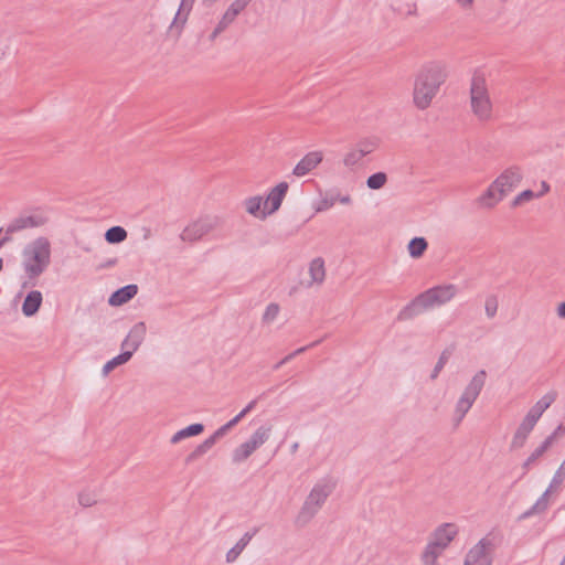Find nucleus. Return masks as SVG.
Returning a JSON list of instances; mask_svg holds the SVG:
<instances>
[{
	"label": "nucleus",
	"mask_w": 565,
	"mask_h": 565,
	"mask_svg": "<svg viewBox=\"0 0 565 565\" xmlns=\"http://www.w3.org/2000/svg\"><path fill=\"white\" fill-rule=\"evenodd\" d=\"M458 294V287L452 284L439 285L419 294L397 315V320L407 321L425 310L440 307L451 301Z\"/></svg>",
	"instance_id": "nucleus-1"
},
{
	"label": "nucleus",
	"mask_w": 565,
	"mask_h": 565,
	"mask_svg": "<svg viewBox=\"0 0 565 565\" xmlns=\"http://www.w3.org/2000/svg\"><path fill=\"white\" fill-rule=\"evenodd\" d=\"M445 79L446 71L443 64L433 62L425 65L418 73L414 85L413 99L416 107L419 109L429 107Z\"/></svg>",
	"instance_id": "nucleus-2"
},
{
	"label": "nucleus",
	"mask_w": 565,
	"mask_h": 565,
	"mask_svg": "<svg viewBox=\"0 0 565 565\" xmlns=\"http://www.w3.org/2000/svg\"><path fill=\"white\" fill-rule=\"evenodd\" d=\"M470 110L479 122L488 124L495 119L494 105L487 79L480 72H476L471 78Z\"/></svg>",
	"instance_id": "nucleus-3"
},
{
	"label": "nucleus",
	"mask_w": 565,
	"mask_h": 565,
	"mask_svg": "<svg viewBox=\"0 0 565 565\" xmlns=\"http://www.w3.org/2000/svg\"><path fill=\"white\" fill-rule=\"evenodd\" d=\"M22 266L26 277L31 280L39 278L51 263V243L44 237H38L22 250Z\"/></svg>",
	"instance_id": "nucleus-4"
},
{
	"label": "nucleus",
	"mask_w": 565,
	"mask_h": 565,
	"mask_svg": "<svg viewBox=\"0 0 565 565\" xmlns=\"http://www.w3.org/2000/svg\"><path fill=\"white\" fill-rule=\"evenodd\" d=\"M556 397V392H548L529 409L512 436L510 443L511 450H518L525 446L527 438L537 424L539 419L543 413L554 403Z\"/></svg>",
	"instance_id": "nucleus-5"
},
{
	"label": "nucleus",
	"mask_w": 565,
	"mask_h": 565,
	"mask_svg": "<svg viewBox=\"0 0 565 565\" xmlns=\"http://www.w3.org/2000/svg\"><path fill=\"white\" fill-rule=\"evenodd\" d=\"M486 381L487 372L479 370L466 384L452 408L451 423L455 427H458L462 423L472 408L486 385Z\"/></svg>",
	"instance_id": "nucleus-6"
},
{
	"label": "nucleus",
	"mask_w": 565,
	"mask_h": 565,
	"mask_svg": "<svg viewBox=\"0 0 565 565\" xmlns=\"http://www.w3.org/2000/svg\"><path fill=\"white\" fill-rule=\"evenodd\" d=\"M332 492V486L329 483H317L308 497L306 498L297 518L296 523L298 525L307 524L321 509L327 498Z\"/></svg>",
	"instance_id": "nucleus-7"
},
{
	"label": "nucleus",
	"mask_w": 565,
	"mask_h": 565,
	"mask_svg": "<svg viewBox=\"0 0 565 565\" xmlns=\"http://www.w3.org/2000/svg\"><path fill=\"white\" fill-rule=\"evenodd\" d=\"M493 543L488 536L482 537L466 554L463 565H492Z\"/></svg>",
	"instance_id": "nucleus-8"
},
{
	"label": "nucleus",
	"mask_w": 565,
	"mask_h": 565,
	"mask_svg": "<svg viewBox=\"0 0 565 565\" xmlns=\"http://www.w3.org/2000/svg\"><path fill=\"white\" fill-rule=\"evenodd\" d=\"M523 171L518 166H511L504 169L495 179V186L499 188V192H502L505 196L518 188L523 180Z\"/></svg>",
	"instance_id": "nucleus-9"
},
{
	"label": "nucleus",
	"mask_w": 565,
	"mask_h": 565,
	"mask_svg": "<svg viewBox=\"0 0 565 565\" xmlns=\"http://www.w3.org/2000/svg\"><path fill=\"white\" fill-rule=\"evenodd\" d=\"M47 217L42 213L31 215H21L14 218L6 228V234L11 237V234L23 231L25 228L40 227L46 224Z\"/></svg>",
	"instance_id": "nucleus-10"
},
{
	"label": "nucleus",
	"mask_w": 565,
	"mask_h": 565,
	"mask_svg": "<svg viewBox=\"0 0 565 565\" xmlns=\"http://www.w3.org/2000/svg\"><path fill=\"white\" fill-rule=\"evenodd\" d=\"M147 327L143 321H139L130 329L127 337L121 342V349L131 352V355L138 350L145 340Z\"/></svg>",
	"instance_id": "nucleus-11"
},
{
	"label": "nucleus",
	"mask_w": 565,
	"mask_h": 565,
	"mask_svg": "<svg viewBox=\"0 0 565 565\" xmlns=\"http://www.w3.org/2000/svg\"><path fill=\"white\" fill-rule=\"evenodd\" d=\"M213 228V223L210 220H198L186 226L181 233L180 237L184 242H195L210 233Z\"/></svg>",
	"instance_id": "nucleus-12"
},
{
	"label": "nucleus",
	"mask_w": 565,
	"mask_h": 565,
	"mask_svg": "<svg viewBox=\"0 0 565 565\" xmlns=\"http://www.w3.org/2000/svg\"><path fill=\"white\" fill-rule=\"evenodd\" d=\"M288 188H289L288 183L284 181V182L278 183L276 186H274L270 190V192L268 193L267 199H266V204L269 203L270 206L267 212L266 211L262 212V218H265L268 214H273L279 210V207L282 203V200L287 194Z\"/></svg>",
	"instance_id": "nucleus-13"
},
{
	"label": "nucleus",
	"mask_w": 565,
	"mask_h": 565,
	"mask_svg": "<svg viewBox=\"0 0 565 565\" xmlns=\"http://www.w3.org/2000/svg\"><path fill=\"white\" fill-rule=\"evenodd\" d=\"M323 159L320 151L307 153L294 168L292 174L296 177H305L312 171Z\"/></svg>",
	"instance_id": "nucleus-14"
},
{
	"label": "nucleus",
	"mask_w": 565,
	"mask_h": 565,
	"mask_svg": "<svg viewBox=\"0 0 565 565\" xmlns=\"http://www.w3.org/2000/svg\"><path fill=\"white\" fill-rule=\"evenodd\" d=\"M499 190L500 189L497 188L495 183L492 181L487 190L478 196L477 204L482 209H493L505 198V195L502 192H499Z\"/></svg>",
	"instance_id": "nucleus-15"
},
{
	"label": "nucleus",
	"mask_w": 565,
	"mask_h": 565,
	"mask_svg": "<svg viewBox=\"0 0 565 565\" xmlns=\"http://www.w3.org/2000/svg\"><path fill=\"white\" fill-rule=\"evenodd\" d=\"M458 530L455 524L445 523L434 532L431 542L435 543L437 546L446 548L449 545V543L455 539Z\"/></svg>",
	"instance_id": "nucleus-16"
},
{
	"label": "nucleus",
	"mask_w": 565,
	"mask_h": 565,
	"mask_svg": "<svg viewBox=\"0 0 565 565\" xmlns=\"http://www.w3.org/2000/svg\"><path fill=\"white\" fill-rule=\"evenodd\" d=\"M137 292H138L137 285L130 284V285L124 286L111 294L108 302L111 306H121V305L128 302L129 300H131L137 295Z\"/></svg>",
	"instance_id": "nucleus-17"
},
{
	"label": "nucleus",
	"mask_w": 565,
	"mask_h": 565,
	"mask_svg": "<svg viewBox=\"0 0 565 565\" xmlns=\"http://www.w3.org/2000/svg\"><path fill=\"white\" fill-rule=\"evenodd\" d=\"M42 300H43V297H42L41 291H39V290L30 291L23 300L22 313L25 317L34 316L39 311V309L42 305Z\"/></svg>",
	"instance_id": "nucleus-18"
},
{
	"label": "nucleus",
	"mask_w": 565,
	"mask_h": 565,
	"mask_svg": "<svg viewBox=\"0 0 565 565\" xmlns=\"http://www.w3.org/2000/svg\"><path fill=\"white\" fill-rule=\"evenodd\" d=\"M551 447L550 441L544 439L523 461L521 466L523 473H527Z\"/></svg>",
	"instance_id": "nucleus-19"
},
{
	"label": "nucleus",
	"mask_w": 565,
	"mask_h": 565,
	"mask_svg": "<svg viewBox=\"0 0 565 565\" xmlns=\"http://www.w3.org/2000/svg\"><path fill=\"white\" fill-rule=\"evenodd\" d=\"M258 527H254L250 532H246L238 542L226 553V562L232 563L234 562L239 554L244 551V548L248 545L250 540L256 535L258 532Z\"/></svg>",
	"instance_id": "nucleus-20"
},
{
	"label": "nucleus",
	"mask_w": 565,
	"mask_h": 565,
	"mask_svg": "<svg viewBox=\"0 0 565 565\" xmlns=\"http://www.w3.org/2000/svg\"><path fill=\"white\" fill-rule=\"evenodd\" d=\"M309 274L311 280L307 284L310 287L312 284H321L326 277L324 260L321 257L312 259L309 264Z\"/></svg>",
	"instance_id": "nucleus-21"
},
{
	"label": "nucleus",
	"mask_w": 565,
	"mask_h": 565,
	"mask_svg": "<svg viewBox=\"0 0 565 565\" xmlns=\"http://www.w3.org/2000/svg\"><path fill=\"white\" fill-rule=\"evenodd\" d=\"M204 431V425L201 423L191 424L185 428L180 429L177 431L170 439L171 444H178L181 440L190 437L198 436Z\"/></svg>",
	"instance_id": "nucleus-22"
},
{
	"label": "nucleus",
	"mask_w": 565,
	"mask_h": 565,
	"mask_svg": "<svg viewBox=\"0 0 565 565\" xmlns=\"http://www.w3.org/2000/svg\"><path fill=\"white\" fill-rule=\"evenodd\" d=\"M379 145L380 139L376 136L361 137L355 143V151H358L361 157H364L372 153L379 147Z\"/></svg>",
	"instance_id": "nucleus-23"
},
{
	"label": "nucleus",
	"mask_w": 565,
	"mask_h": 565,
	"mask_svg": "<svg viewBox=\"0 0 565 565\" xmlns=\"http://www.w3.org/2000/svg\"><path fill=\"white\" fill-rule=\"evenodd\" d=\"M195 0H181L180 7L172 21L171 28L182 29Z\"/></svg>",
	"instance_id": "nucleus-24"
},
{
	"label": "nucleus",
	"mask_w": 565,
	"mask_h": 565,
	"mask_svg": "<svg viewBox=\"0 0 565 565\" xmlns=\"http://www.w3.org/2000/svg\"><path fill=\"white\" fill-rule=\"evenodd\" d=\"M428 243L424 237H414L407 245V252L412 258H419L424 255Z\"/></svg>",
	"instance_id": "nucleus-25"
},
{
	"label": "nucleus",
	"mask_w": 565,
	"mask_h": 565,
	"mask_svg": "<svg viewBox=\"0 0 565 565\" xmlns=\"http://www.w3.org/2000/svg\"><path fill=\"white\" fill-rule=\"evenodd\" d=\"M445 548L437 546L431 541L427 544L422 561L424 565H436L437 558L440 556Z\"/></svg>",
	"instance_id": "nucleus-26"
},
{
	"label": "nucleus",
	"mask_w": 565,
	"mask_h": 565,
	"mask_svg": "<svg viewBox=\"0 0 565 565\" xmlns=\"http://www.w3.org/2000/svg\"><path fill=\"white\" fill-rule=\"evenodd\" d=\"M554 490H550V487L544 491V493L536 500L533 507L524 513V516H530L533 514H539L547 510L550 505L548 497Z\"/></svg>",
	"instance_id": "nucleus-27"
},
{
	"label": "nucleus",
	"mask_w": 565,
	"mask_h": 565,
	"mask_svg": "<svg viewBox=\"0 0 565 565\" xmlns=\"http://www.w3.org/2000/svg\"><path fill=\"white\" fill-rule=\"evenodd\" d=\"M271 427H265L260 426L257 428L254 434L250 436V438L247 440L250 446L256 450L262 445H264L270 435Z\"/></svg>",
	"instance_id": "nucleus-28"
},
{
	"label": "nucleus",
	"mask_w": 565,
	"mask_h": 565,
	"mask_svg": "<svg viewBox=\"0 0 565 565\" xmlns=\"http://www.w3.org/2000/svg\"><path fill=\"white\" fill-rule=\"evenodd\" d=\"M131 359V352H127L122 350L120 354L109 360L104 366H103V374L108 375L113 370H115L117 366L122 365L127 363Z\"/></svg>",
	"instance_id": "nucleus-29"
},
{
	"label": "nucleus",
	"mask_w": 565,
	"mask_h": 565,
	"mask_svg": "<svg viewBox=\"0 0 565 565\" xmlns=\"http://www.w3.org/2000/svg\"><path fill=\"white\" fill-rule=\"evenodd\" d=\"M214 446V444L212 443V439H209L206 438L203 443H201L200 445H198L193 451H191L184 459L185 463L189 465L193 461H195L196 459H199L200 457H202L203 455H205L212 447Z\"/></svg>",
	"instance_id": "nucleus-30"
},
{
	"label": "nucleus",
	"mask_w": 565,
	"mask_h": 565,
	"mask_svg": "<svg viewBox=\"0 0 565 565\" xmlns=\"http://www.w3.org/2000/svg\"><path fill=\"white\" fill-rule=\"evenodd\" d=\"M127 238V231L121 226H113L105 233V239L109 244H119Z\"/></svg>",
	"instance_id": "nucleus-31"
},
{
	"label": "nucleus",
	"mask_w": 565,
	"mask_h": 565,
	"mask_svg": "<svg viewBox=\"0 0 565 565\" xmlns=\"http://www.w3.org/2000/svg\"><path fill=\"white\" fill-rule=\"evenodd\" d=\"M255 451V449L250 446V444L248 441H245L243 443L242 445H239L237 448H235L233 450V454H232V461L234 463H239V462H243L244 460H246L253 452Z\"/></svg>",
	"instance_id": "nucleus-32"
},
{
	"label": "nucleus",
	"mask_w": 565,
	"mask_h": 565,
	"mask_svg": "<svg viewBox=\"0 0 565 565\" xmlns=\"http://www.w3.org/2000/svg\"><path fill=\"white\" fill-rule=\"evenodd\" d=\"M565 481V459L561 462L559 467L555 471V473L552 477V480L548 484L550 490L557 491L561 489Z\"/></svg>",
	"instance_id": "nucleus-33"
},
{
	"label": "nucleus",
	"mask_w": 565,
	"mask_h": 565,
	"mask_svg": "<svg viewBox=\"0 0 565 565\" xmlns=\"http://www.w3.org/2000/svg\"><path fill=\"white\" fill-rule=\"evenodd\" d=\"M535 199H536V196H535L534 191L527 189V190L520 192L516 196H514V199L511 201L510 205L513 209L520 207Z\"/></svg>",
	"instance_id": "nucleus-34"
},
{
	"label": "nucleus",
	"mask_w": 565,
	"mask_h": 565,
	"mask_svg": "<svg viewBox=\"0 0 565 565\" xmlns=\"http://www.w3.org/2000/svg\"><path fill=\"white\" fill-rule=\"evenodd\" d=\"M386 182H387L386 173L377 172L367 178L366 185L371 190H380L386 184Z\"/></svg>",
	"instance_id": "nucleus-35"
},
{
	"label": "nucleus",
	"mask_w": 565,
	"mask_h": 565,
	"mask_svg": "<svg viewBox=\"0 0 565 565\" xmlns=\"http://www.w3.org/2000/svg\"><path fill=\"white\" fill-rule=\"evenodd\" d=\"M337 201L348 204V203H350L351 198H350V195L340 196V195L330 194L321 201L320 206L318 207V211L328 210L329 207L333 206Z\"/></svg>",
	"instance_id": "nucleus-36"
},
{
	"label": "nucleus",
	"mask_w": 565,
	"mask_h": 565,
	"mask_svg": "<svg viewBox=\"0 0 565 565\" xmlns=\"http://www.w3.org/2000/svg\"><path fill=\"white\" fill-rule=\"evenodd\" d=\"M262 203H263L262 196L248 198L247 200H245L246 211L256 217H258V216L262 217V212H260Z\"/></svg>",
	"instance_id": "nucleus-37"
},
{
	"label": "nucleus",
	"mask_w": 565,
	"mask_h": 565,
	"mask_svg": "<svg viewBox=\"0 0 565 565\" xmlns=\"http://www.w3.org/2000/svg\"><path fill=\"white\" fill-rule=\"evenodd\" d=\"M498 308H499V301H498L497 296H494V295L488 296L484 300V311H486L487 318H489V319L494 318L498 312Z\"/></svg>",
	"instance_id": "nucleus-38"
},
{
	"label": "nucleus",
	"mask_w": 565,
	"mask_h": 565,
	"mask_svg": "<svg viewBox=\"0 0 565 565\" xmlns=\"http://www.w3.org/2000/svg\"><path fill=\"white\" fill-rule=\"evenodd\" d=\"M396 11L402 17H414L417 13V7L415 2L411 1L397 6Z\"/></svg>",
	"instance_id": "nucleus-39"
},
{
	"label": "nucleus",
	"mask_w": 565,
	"mask_h": 565,
	"mask_svg": "<svg viewBox=\"0 0 565 565\" xmlns=\"http://www.w3.org/2000/svg\"><path fill=\"white\" fill-rule=\"evenodd\" d=\"M279 313V306L277 303H269L266 307V310L263 315V321L264 322H271L274 321Z\"/></svg>",
	"instance_id": "nucleus-40"
},
{
	"label": "nucleus",
	"mask_w": 565,
	"mask_h": 565,
	"mask_svg": "<svg viewBox=\"0 0 565 565\" xmlns=\"http://www.w3.org/2000/svg\"><path fill=\"white\" fill-rule=\"evenodd\" d=\"M252 0H235L227 8V11L235 18L249 4Z\"/></svg>",
	"instance_id": "nucleus-41"
},
{
	"label": "nucleus",
	"mask_w": 565,
	"mask_h": 565,
	"mask_svg": "<svg viewBox=\"0 0 565 565\" xmlns=\"http://www.w3.org/2000/svg\"><path fill=\"white\" fill-rule=\"evenodd\" d=\"M564 434H565V425L559 424L554 429V431L545 438V440H548L550 444L553 446L557 441V439L561 438Z\"/></svg>",
	"instance_id": "nucleus-42"
},
{
	"label": "nucleus",
	"mask_w": 565,
	"mask_h": 565,
	"mask_svg": "<svg viewBox=\"0 0 565 565\" xmlns=\"http://www.w3.org/2000/svg\"><path fill=\"white\" fill-rule=\"evenodd\" d=\"M234 20L235 17L226 10L222 19L218 21L216 28L218 31L223 32Z\"/></svg>",
	"instance_id": "nucleus-43"
},
{
	"label": "nucleus",
	"mask_w": 565,
	"mask_h": 565,
	"mask_svg": "<svg viewBox=\"0 0 565 565\" xmlns=\"http://www.w3.org/2000/svg\"><path fill=\"white\" fill-rule=\"evenodd\" d=\"M446 362H447V356L445 354H441L439 356L436 365L434 366V370H433L431 374H430V379L431 380H436L438 377L439 373L445 367Z\"/></svg>",
	"instance_id": "nucleus-44"
},
{
	"label": "nucleus",
	"mask_w": 565,
	"mask_h": 565,
	"mask_svg": "<svg viewBox=\"0 0 565 565\" xmlns=\"http://www.w3.org/2000/svg\"><path fill=\"white\" fill-rule=\"evenodd\" d=\"M78 503L82 507L88 508L96 503V500L89 493H79Z\"/></svg>",
	"instance_id": "nucleus-45"
},
{
	"label": "nucleus",
	"mask_w": 565,
	"mask_h": 565,
	"mask_svg": "<svg viewBox=\"0 0 565 565\" xmlns=\"http://www.w3.org/2000/svg\"><path fill=\"white\" fill-rule=\"evenodd\" d=\"M550 191H551L550 184L546 181L542 180L539 183L537 191H534V193H535L536 199H541L544 195H546Z\"/></svg>",
	"instance_id": "nucleus-46"
},
{
	"label": "nucleus",
	"mask_w": 565,
	"mask_h": 565,
	"mask_svg": "<svg viewBox=\"0 0 565 565\" xmlns=\"http://www.w3.org/2000/svg\"><path fill=\"white\" fill-rule=\"evenodd\" d=\"M230 428L226 425L221 426L218 429H216L213 435L209 437V439H212V443L215 445L218 439H221Z\"/></svg>",
	"instance_id": "nucleus-47"
},
{
	"label": "nucleus",
	"mask_w": 565,
	"mask_h": 565,
	"mask_svg": "<svg viewBox=\"0 0 565 565\" xmlns=\"http://www.w3.org/2000/svg\"><path fill=\"white\" fill-rule=\"evenodd\" d=\"M455 1L461 9H465V10L471 9L475 3V0H455Z\"/></svg>",
	"instance_id": "nucleus-48"
},
{
	"label": "nucleus",
	"mask_w": 565,
	"mask_h": 565,
	"mask_svg": "<svg viewBox=\"0 0 565 565\" xmlns=\"http://www.w3.org/2000/svg\"><path fill=\"white\" fill-rule=\"evenodd\" d=\"M257 404V399H253L252 402H249L242 411H241V416H246Z\"/></svg>",
	"instance_id": "nucleus-49"
},
{
	"label": "nucleus",
	"mask_w": 565,
	"mask_h": 565,
	"mask_svg": "<svg viewBox=\"0 0 565 565\" xmlns=\"http://www.w3.org/2000/svg\"><path fill=\"white\" fill-rule=\"evenodd\" d=\"M244 416H241V412L232 418L230 422H227L225 425L231 429L234 427Z\"/></svg>",
	"instance_id": "nucleus-50"
},
{
	"label": "nucleus",
	"mask_w": 565,
	"mask_h": 565,
	"mask_svg": "<svg viewBox=\"0 0 565 565\" xmlns=\"http://www.w3.org/2000/svg\"><path fill=\"white\" fill-rule=\"evenodd\" d=\"M556 313H557L558 318L565 319V302H561L556 307Z\"/></svg>",
	"instance_id": "nucleus-51"
},
{
	"label": "nucleus",
	"mask_w": 565,
	"mask_h": 565,
	"mask_svg": "<svg viewBox=\"0 0 565 565\" xmlns=\"http://www.w3.org/2000/svg\"><path fill=\"white\" fill-rule=\"evenodd\" d=\"M344 164L347 167H350L351 164H353V154L350 152L345 156L344 160H343Z\"/></svg>",
	"instance_id": "nucleus-52"
},
{
	"label": "nucleus",
	"mask_w": 565,
	"mask_h": 565,
	"mask_svg": "<svg viewBox=\"0 0 565 565\" xmlns=\"http://www.w3.org/2000/svg\"><path fill=\"white\" fill-rule=\"evenodd\" d=\"M316 343L317 342H313L307 347L299 348L296 351H294L292 354H295V356H297L298 354L303 353L308 348L313 347Z\"/></svg>",
	"instance_id": "nucleus-53"
},
{
	"label": "nucleus",
	"mask_w": 565,
	"mask_h": 565,
	"mask_svg": "<svg viewBox=\"0 0 565 565\" xmlns=\"http://www.w3.org/2000/svg\"><path fill=\"white\" fill-rule=\"evenodd\" d=\"M222 33V31H218V29L215 26L213 32L210 34L209 39L210 41H215V39Z\"/></svg>",
	"instance_id": "nucleus-54"
},
{
	"label": "nucleus",
	"mask_w": 565,
	"mask_h": 565,
	"mask_svg": "<svg viewBox=\"0 0 565 565\" xmlns=\"http://www.w3.org/2000/svg\"><path fill=\"white\" fill-rule=\"evenodd\" d=\"M1 232H2V228H0V233H1ZM10 241H11V237H10V236H8V235L6 234L2 238H0V248H1L6 243H8V242H10Z\"/></svg>",
	"instance_id": "nucleus-55"
},
{
	"label": "nucleus",
	"mask_w": 565,
	"mask_h": 565,
	"mask_svg": "<svg viewBox=\"0 0 565 565\" xmlns=\"http://www.w3.org/2000/svg\"><path fill=\"white\" fill-rule=\"evenodd\" d=\"M298 448H299V444H298V443H294V444L291 445V447H290V451H291V454H296V452H297V450H298Z\"/></svg>",
	"instance_id": "nucleus-56"
},
{
	"label": "nucleus",
	"mask_w": 565,
	"mask_h": 565,
	"mask_svg": "<svg viewBox=\"0 0 565 565\" xmlns=\"http://www.w3.org/2000/svg\"><path fill=\"white\" fill-rule=\"evenodd\" d=\"M294 358H295V354H292V352H291L290 354L286 355L282 359V361H285V364H286L287 362L291 361Z\"/></svg>",
	"instance_id": "nucleus-57"
},
{
	"label": "nucleus",
	"mask_w": 565,
	"mask_h": 565,
	"mask_svg": "<svg viewBox=\"0 0 565 565\" xmlns=\"http://www.w3.org/2000/svg\"><path fill=\"white\" fill-rule=\"evenodd\" d=\"M284 364H285V361L280 360L279 362H277V363L273 366V369H274V370H279Z\"/></svg>",
	"instance_id": "nucleus-58"
},
{
	"label": "nucleus",
	"mask_w": 565,
	"mask_h": 565,
	"mask_svg": "<svg viewBox=\"0 0 565 565\" xmlns=\"http://www.w3.org/2000/svg\"><path fill=\"white\" fill-rule=\"evenodd\" d=\"M116 259H109L107 263H106V266H113L116 264Z\"/></svg>",
	"instance_id": "nucleus-59"
},
{
	"label": "nucleus",
	"mask_w": 565,
	"mask_h": 565,
	"mask_svg": "<svg viewBox=\"0 0 565 565\" xmlns=\"http://www.w3.org/2000/svg\"><path fill=\"white\" fill-rule=\"evenodd\" d=\"M3 268V259L0 257V271L2 270Z\"/></svg>",
	"instance_id": "nucleus-60"
},
{
	"label": "nucleus",
	"mask_w": 565,
	"mask_h": 565,
	"mask_svg": "<svg viewBox=\"0 0 565 565\" xmlns=\"http://www.w3.org/2000/svg\"><path fill=\"white\" fill-rule=\"evenodd\" d=\"M296 290H297V287L291 288V290L289 291V295H292L294 292H296Z\"/></svg>",
	"instance_id": "nucleus-61"
},
{
	"label": "nucleus",
	"mask_w": 565,
	"mask_h": 565,
	"mask_svg": "<svg viewBox=\"0 0 565 565\" xmlns=\"http://www.w3.org/2000/svg\"><path fill=\"white\" fill-rule=\"evenodd\" d=\"M559 565H565V555H564V558H563V561L561 562Z\"/></svg>",
	"instance_id": "nucleus-62"
}]
</instances>
